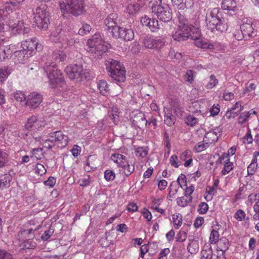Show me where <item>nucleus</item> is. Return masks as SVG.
<instances>
[{"mask_svg": "<svg viewBox=\"0 0 259 259\" xmlns=\"http://www.w3.org/2000/svg\"><path fill=\"white\" fill-rule=\"evenodd\" d=\"M179 24L178 28L172 33V36L175 40L178 41H184L191 38L192 39H196L200 35L193 36L192 33L196 29L192 25L186 17L180 12L177 14Z\"/></svg>", "mask_w": 259, "mask_h": 259, "instance_id": "1", "label": "nucleus"}, {"mask_svg": "<svg viewBox=\"0 0 259 259\" xmlns=\"http://www.w3.org/2000/svg\"><path fill=\"white\" fill-rule=\"evenodd\" d=\"M44 69L49 79V85L51 88L61 87L64 83L63 74L56 66V64H50V62H46Z\"/></svg>", "mask_w": 259, "mask_h": 259, "instance_id": "2", "label": "nucleus"}, {"mask_svg": "<svg viewBox=\"0 0 259 259\" xmlns=\"http://www.w3.org/2000/svg\"><path fill=\"white\" fill-rule=\"evenodd\" d=\"M33 14V25H35L39 29L47 30L50 23V17L48 7L46 5H41L36 8Z\"/></svg>", "mask_w": 259, "mask_h": 259, "instance_id": "3", "label": "nucleus"}, {"mask_svg": "<svg viewBox=\"0 0 259 259\" xmlns=\"http://www.w3.org/2000/svg\"><path fill=\"white\" fill-rule=\"evenodd\" d=\"M106 69L116 83L124 82L125 79V70L119 62L109 59L106 63Z\"/></svg>", "mask_w": 259, "mask_h": 259, "instance_id": "4", "label": "nucleus"}, {"mask_svg": "<svg viewBox=\"0 0 259 259\" xmlns=\"http://www.w3.org/2000/svg\"><path fill=\"white\" fill-rule=\"evenodd\" d=\"M219 10L214 8L206 14L205 21L207 27L213 32L215 30L223 32L226 29V25L218 16Z\"/></svg>", "mask_w": 259, "mask_h": 259, "instance_id": "5", "label": "nucleus"}, {"mask_svg": "<svg viewBox=\"0 0 259 259\" xmlns=\"http://www.w3.org/2000/svg\"><path fill=\"white\" fill-rule=\"evenodd\" d=\"M160 4L157 0H152L149 4V7L158 19L163 22H168L172 19L171 10L168 5L162 6Z\"/></svg>", "mask_w": 259, "mask_h": 259, "instance_id": "6", "label": "nucleus"}, {"mask_svg": "<svg viewBox=\"0 0 259 259\" xmlns=\"http://www.w3.org/2000/svg\"><path fill=\"white\" fill-rule=\"evenodd\" d=\"M86 50L93 54L95 58H101L108 49L107 46L103 44L101 39L95 36L88 40Z\"/></svg>", "mask_w": 259, "mask_h": 259, "instance_id": "7", "label": "nucleus"}, {"mask_svg": "<svg viewBox=\"0 0 259 259\" xmlns=\"http://www.w3.org/2000/svg\"><path fill=\"white\" fill-rule=\"evenodd\" d=\"M65 8L67 13L74 16L81 14L84 10V5L83 0H66L65 4H60V9Z\"/></svg>", "mask_w": 259, "mask_h": 259, "instance_id": "8", "label": "nucleus"}, {"mask_svg": "<svg viewBox=\"0 0 259 259\" xmlns=\"http://www.w3.org/2000/svg\"><path fill=\"white\" fill-rule=\"evenodd\" d=\"M65 70L69 78L76 81L81 80L84 74L81 65H70L67 66Z\"/></svg>", "mask_w": 259, "mask_h": 259, "instance_id": "9", "label": "nucleus"}, {"mask_svg": "<svg viewBox=\"0 0 259 259\" xmlns=\"http://www.w3.org/2000/svg\"><path fill=\"white\" fill-rule=\"evenodd\" d=\"M45 125L44 118L32 115L27 120L25 127L27 130L35 131L44 127Z\"/></svg>", "mask_w": 259, "mask_h": 259, "instance_id": "10", "label": "nucleus"}, {"mask_svg": "<svg viewBox=\"0 0 259 259\" xmlns=\"http://www.w3.org/2000/svg\"><path fill=\"white\" fill-rule=\"evenodd\" d=\"M143 44L145 48L150 49H160L164 45V39L154 38L153 37L147 35L144 37L143 40Z\"/></svg>", "mask_w": 259, "mask_h": 259, "instance_id": "11", "label": "nucleus"}, {"mask_svg": "<svg viewBox=\"0 0 259 259\" xmlns=\"http://www.w3.org/2000/svg\"><path fill=\"white\" fill-rule=\"evenodd\" d=\"M42 96L40 94L33 92L27 96L25 104L31 109H35L42 102Z\"/></svg>", "mask_w": 259, "mask_h": 259, "instance_id": "12", "label": "nucleus"}, {"mask_svg": "<svg viewBox=\"0 0 259 259\" xmlns=\"http://www.w3.org/2000/svg\"><path fill=\"white\" fill-rule=\"evenodd\" d=\"M21 48L25 50L28 53L29 52V56L31 55L32 51L34 50L39 51L41 50V45L38 46L37 39L35 37L22 41L21 44Z\"/></svg>", "mask_w": 259, "mask_h": 259, "instance_id": "13", "label": "nucleus"}, {"mask_svg": "<svg viewBox=\"0 0 259 259\" xmlns=\"http://www.w3.org/2000/svg\"><path fill=\"white\" fill-rule=\"evenodd\" d=\"M133 124L140 128L145 127L148 123L146 119L145 114L139 111L134 112L131 117Z\"/></svg>", "mask_w": 259, "mask_h": 259, "instance_id": "14", "label": "nucleus"}, {"mask_svg": "<svg viewBox=\"0 0 259 259\" xmlns=\"http://www.w3.org/2000/svg\"><path fill=\"white\" fill-rule=\"evenodd\" d=\"M240 29H241L243 32L245 39L250 37H254L256 35V31H254V29L252 26V22L250 20L248 22H245L243 21V24L240 26Z\"/></svg>", "mask_w": 259, "mask_h": 259, "instance_id": "15", "label": "nucleus"}, {"mask_svg": "<svg viewBox=\"0 0 259 259\" xmlns=\"http://www.w3.org/2000/svg\"><path fill=\"white\" fill-rule=\"evenodd\" d=\"M145 5V3L144 0H137V2L129 3L126 8V11L130 15L135 14Z\"/></svg>", "mask_w": 259, "mask_h": 259, "instance_id": "16", "label": "nucleus"}, {"mask_svg": "<svg viewBox=\"0 0 259 259\" xmlns=\"http://www.w3.org/2000/svg\"><path fill=\"white\" fill-rule=\"evenodd\" d=\"M50 137L52 138H55L56 142L61 143L63 146L67 145L68 142V138L66 135L63 134L60 131H56L49 134Z\"/></svg>", "mask_w": 259, "mask_h": 259, "instance_id": "17", "label": "nucleus"}, {"mask_svg": "<svg viewBox=\"0 0 259 259\" xmlns=\"http://www.w3.org/2000/svg\"><path fill=\"white\" fill-rule=\"evenodd\" d=\"M10 11V10L8 9L7 7L0 8V32H3L5 31L4 21H5L9 18Z\"/></svg>", "mask_w": 259, "mask_h": 259, "instance_id": "18", "label": "nucleus"}, {"mask_svg": "<svg viewBox=\"0 0 259 259\" xmlns=\"http://www.w3.org/2000/svg\"><path fill=\"white\" fill-rule=\"evenodd\" d=\"M125 41H131L134 38V32L131 28L122 27L119 37Z\"/></svg>", "mask_w": 259, "mask_h": 259, "instance_id": "19", "label": "nucleus"}, {"mask_svg": "<svg viewBox=\"0 0 259 259\" xmlns=\"http://www.w3.org/2000/svg\"><path fill=\"white\" fill-rule=\"evenodd\" d=\"M12 176L9 173L0 175V189H4L11 186Z\"/></svg>", "mask_w": 259, "mask_h": 259, "instance_id": "20", "label": "nucleus"}, {"mask_svg": "<svg viewBox=\"0 0 259 259\" xmlns=\"http://www.w3.org/2000/svg\"><path fill=\"white\" fill-rule=\"evenodd\" d=\"M111 159L115 163H117L119 167H120L121 166H125V164H126L127 162L128 161L127 157L125 155L119 153L112 154Z\"/></svg>", "mask_w": 259, "mask_h": 259, "instance_id": "21", "label": "nucleus"}, {"mask_svg": "<svg viewBox=\"0 0 259 259\" xmlns=\"http://www.w3.org/2000/svg\"><path fill=\"white\" fill-rule=\"evenodd\" d=\"M52 57L55 62L51 63H50V64H56V66H57V63H60V62H63L66 59V55L65 53L60 50L55 51L53 52Z\"/></svg>", "mask_w": 259, "mask_h": 259, "instance_id": "22", "label": "nucleus"}, {"mask_svg": "<svg viewBox=\"0 0 259 259\" xmlns=\"http://www.w3.org/2000/svg\"><path fill=\"white\" fill-rule=\"evenodd\" d=\"M28 53L25 50L21 48L20 50L15 51L14 52V56L15 58L17 59V61L21 63L30 56Z\"/></svg>", "mask_w": 259, "mask_h": 259, "instance_id": "23", "label": "nucleus"}, {"mask_svg": "<svg viewBox=\"0 0 259 259\" xmlns=\"http://www.w3.org/2000/svg\"><path fill=\"white\" fill-rule=\"evenodd\" d=\"M34 231L32 229L21 230L18 233V237L22 241H25L28 239H31L33 236Z\"/></svg>", "mask_w": 259, "mask_h": 259, "instance_id": "24", "label": "nucleus"}, {"mask_svg": "<svg viewBox=\"0 0 259 259\" xmlns=\"http://www.w3.org/2000/svg\"><path fill=\"white\" fill-rule=\"evenodd\" d=\"M117 14L112 13L110 14L108 17L105 20L104 23L107 27V29H110L111 28L115 27L117 25V23L115 19L117 18Z\"/></svg>", "mask_w": 259, "mask_h": 259, "instance_id": "25", "label": "nucleus"}, {"mask_svg": "<svg viewBox=\"0 0 259 259\" xmlns=\"http://www.w3.org/2000/svg\"><path fill=\"white\" fill-rule=\"evenodd\" d=\"M217 251L225 252L229 249V242L225 237L221 238L218 242Z\"/></svg>", "mask_w": 259, "mask_h": 259, "instance_id": "26", "label": "nucleus"}, {"mask_svg": "<svg viewBox=\"0 0 259 259\" xmlns=\"http://www.w3.org/2000/svg\"><path fill=\"white\" fill-rule=\"evenodd\" d=\"M221 6L224 10L234 11L236 7V3L234 0H223Z\"/></svg>", "mask_w": 259, "mask_h": 259, "instance_id": "27", "label": "nucleus"}, {"mask_svg": "<svg viewBox=\"0 0 259 259\" xmlns=\"http://www.w3.org/2000/svg\"><path fill=\"white\" fill-rule=\"evenodd\" d=\"M192 201V197H189L184 195L182 197H180L177 198L176 202L178 206L182 207H185L188 205Z\"/></svg>", "mask_w": 259, "mask_h": 259, "instance_id": "28", "label": "nucleus"}, {"mask_svg": "<svg viewBox=\"0 0 259 259\" xmlns=\"http://www.w3.org/2000/svg\"><path fill=\"white\" fill-rule=\"evenodd\" d=\"M11 68L8 66H4L0 68V81L3 82L11 73Z\"/></svg>", "mask_w": 259, "mask_h": 259, "instance_id": "29", "label": "nucleus"}, {"mask_svg": "<svg viewBox=\"0 0 259 259\" xmlns=\"http://www.w3.org/2000/svg\"><path fill=\"white\" fill-rule=\"evenodd\" d=\"M9 154L5 150L0 149V168L6 165L9 162Z\"/></svg>", "mask_w": 259, "mask_h": 259, "instance_id": "30", "label": "nucleus"}, {"mask_svg": "<svg viewBox=\"0 0 259 259\" xmlns=\"http://www.w3.org/2000/svg\"><path fill=\"white\" fill-rule=\"evenodd\" d=\"M219 136L215 135L213 132L209 131L206 133L204 137V141H207L209 144L212 143L218 140Z\"/></svg>", "mask_w": 259, "mask_h": 259, "instance_id": "31", "label": "nucleus"}, {"mask_svg": "<svg viewBox=\"0 0 259 259\" xmlns=\"http://www.w3.org/2000/svg\"><path fill=\"white\" fill-rule=\"evenodd\" d=\"M100 93L105 95L109 91V86L106 81L100 80L98 85Z\"/></svg>", "mask_w": 259, "mask_h": 259, "instance_id": "32", "label": "nucleus"}, {"mask_svg": "<svg viewBox=\"0 0 259 259\" xmlns=\"http://www.w3.org/2000/svg\"><path fill=\"white\" fill-rule=\"evenodd\" d=\"M201 259H212L213 251L211 247L202 249L201 252Z\"/></svg>", "mask_w": 259, "mask_h": 259, "instance_id": "33", "label": "nucleus"}, {"mask_svg": "<svg viewBox=\"0 0 259 259\" xmlns=\"http://www.w3.org/2000/svg\"><path fill=\"white\" fill-rule=\"evenodd\" d=\"M43 156L42 149V148H35L33 149L31 151V157L33 160L40 159Z\"/></svg>", "mask_w": 259, "mask_h": 259, "instance_id": "34", "label": "nucleus"}, {"mask_svg": "<svg viewBox=\"0 0 259 259\" xmlns=\"http://www.w3.org/2000/svg\"><path fill=\"white\" fill-rule=\"evenodd\" d=\"M187 249L191 254L196 253L198 252L199 249L198 243L195 241H191V242L189 243Z\"/></svg>", "mask_w": 259, "mask_h": 259, "instance_id": "35", "label": "nucleus"}, {"mask_svg": "<svg viewBox=\"0 0 259 259\" xmlns=\"http://www.w3.org/2000/svg\"><path fill=\"white\" fill-rule=\"evenodd\" d=\"M174 6H176L180 10H184L187 7V3H190L187 0H171Z\"/></svg>", "mask_w": 259, "mask_h": 259, "instance_id": "36", "label": "nucleus"}, {"mask_svg": "<svg viewBox=\"0 0 259 259\" xmlns=\"http://www.w3.org/2000/svg\"><path fill=\"white\" fill-rule=\"evenodd\" d=\"M120 167H122L123 169V173L126 177L131 175L135 170L134 165H132L131 166L128 161H127V163L125 164V166H121Z\"/></svg>", "mask_w": 259, "mask_h": 259, "instance_id": "37", "label": "nucleus"}, {"mask_svg": "<svg viewBox=\"0 0 259 259\" xmlns=\"http://www.w3.org/2000/svg\"><path fill=\"white\" fill-rule=\"evenodd\" d=\"M92 29L91 26L84 22L81 23V27L78 30L79 34L84 35L89 33Z\"/></svg>", "mask_w": 259, "mask_h": 259, "instance_id": "38", "label": "nucleus"}, {"mask_svg": "<svg viewBox=\"0 0 259 259\" xmlns=\"http://www.w3.org/2000/svg\"><path fill=\"white\" fill-rule=\"evenodd\" d=\"M122 27L118 26L117 25L111 28L110 29H107V32L111 34L113 37H119L121 29Z\"/></svg>", "mask_w": 259, "mask_h": 259, "instance_id": "39", "label": "nucleus"}, {"mask_svg": "<svg viewBox=\"0 0 259 259\" xmlns=\"http://www.w3.org/2000/svg\"><path fill=\"white\" fill-rule=\"evenodd\" d=\"M176 120L175 116L172 115L170 113H167L165 115L164 123L168 126L173 125Z\"/></svg>", "mask_w": 259, "mask_h": 259, "instance_id": "40", "label": "nucleus"}, {"mask_svg": "<svg viewBox=\"0 0 259 259\" xmlns=\"http://www.w3.org/2000/svg\"><path fill=\"white\" fill-rule=\"evenodd\" d=\"M224 167L222 170L221 173L223 175H225L229 173L233 169V164L232 162H231L229 161H228L227 162L226 161H224Z\"/></svg>", "mask_w": 259, "mask_h": 259, "instance_id": "41", "label": "nucleus"}, {"mask_svg": "<svg viewBox=\"0 0 259 259\" xmlns=\"http://www.w3.org/2000/svg\"><path fill=\"white\" fill-rule=\"evenodd\" d=\"M219 233L217 231L213 229L209 237V242L210 244H215L219 241Z\"/></svg>", "mask_w": 259, "mask_h": 259, "instance_id": "42", "label": "nucleus"}, {"mask_svg": "<svg viewBox=\"0 0 259 259\" xmlns=\"http://www.w3.org/2000/svg\"><path fill=\"white\" fill-rule=\"evenodd\" d=\"M203 142H199L195 146V149L197 152H200L208 147L209 144L207 141L203 140Z\"/></svg>", "mask_w": 259, "mask_h": 259, "instance_id": "43", "label": "nucleus"}, {"mask_svg": "<svg viewBox=\"0 0 259 259\" xmlns=\"http://www.w3.org/2000/svg\"><path fill=\"white\" fill-rule=\"evenodd\" d=\"M172 220L174 221V227L176 229L179 228L182 225V215L180 214H173Z\"/></svg>", "mask_w": 259, "mask_h": 259, "instance_id": "44", "label": "nucleus"}, {"mask_svg": "<svg viewBox=\"0 0 259 259\" xmlns=\"http://www.w3.org/2000/svg\"><path fill=\"white\" fill-rule=\"evenodd\" d=\"M14 97L16 100L20 103L25 102L26 101L27 98L25 95L21 92H16L14 94Z\"/></svg>", "mask_w": 259, "mask_h": 259, "instance_id": "45", "label": "nucleus"}, {"mask_svg": "<svg viewBox=\"0 0 259 259\" xmlns=\"http://www.w3.org/2000/svg\"><path fill=\"white\" fill-rule=\"evenodd\" d=\"M47 172V170L44 165L37 163L36 164L35 167V172L39 175L40 176H42L45 175Z\"/></svg>", "mask_w": 259, "mask_h": 259, "instance_id": "46", "label": "nucleus"}, {"mask_svg": "<svg viewBox=\"0 0 259 259\" xmlns=\"http://www.w3.org/2000/svg\"><path fill=\"white\" fill-rule=\"evenodd\" d=\"M218 83V79L216 78L215 76L212 74L209 77V81L206 85L207 89H212Z\"/></svg>", "mask_w": 259, "mask_h": 259, "instance_id": "47", "label": "nucleus"}, {"mask_svg": "<svg viewBox=\"0 0 259 259\" xmlns=\"http://www.w3.org/2000/svg\"><path fill=\"white\" fill-rule=\"evenodd\" d=\"M198 122V119L193 115H188L185 120V123L189 126H193Z\"/></svg>", "mask_w": 259, "mask_h": 259, "instance_id": "48", "label": "nucleus"}, {"mask_svg": "<svg viewBox=\"0 0 259 259\" xmlns=\"http://www.w3.org/2000/svg\"><path fill=\"white\" fill-rule=\"evenodd\" d=\"M246 217L245 212L241 209H238L234 214V217L238 221H242Z\"/></svg>", "mask_w": 259, "mask_h": 259, "instance_id": "49", "label": "nucleus"}, {"mask_svg": "<svg viewBox=\"0 0 259 259\" xmlns=\"http://www.w3.org/2000/svg\"><path fill=\"white\" fill-rule=\"evenodd\" d=\"M115 174L114 172L111 170L107 169L104 172V178L107 181H112L114 179Z\"/></svg>", "mask_w": 259, "mask_h": 259, "instance_id": "50", "label": "nucleus"}, {"mask_svg": "<svg viewBox=\"0 0 259 259\" xmlns=\"http://www.w3.org/2000/svg\"><path fill=\"white\" fill-rule=\"evenodd\" d=\"M251 114V113H249L247 112H242L240 115L239 118H238V123L239 124H243L245 123L250 116V115Z\"/></svg>", "mask_w": 259, "mask_h": 259, "instance_id": "51", "label": "nucleus"}, {"mask_svg": "<svg viewBox=\"0 0 259 259\" xmlns=\"http://www.w3.org/2000/svg\"><path fill=\"white\" fill-rule=\"evenodd\" d=\"M36 243L31 240V239H28L24 241V247L26 249H32L36 247Z\"/></svg>", "mask_w": 259, "mask_h": 259, "instance_id": "52", "label": "nucleus"}, {"mask_svg": "<svg viewBox=\"0 0 259 259\" xmlns=\"http://www.w3.org/2000/svg\"><path fill=\"white\" fill-rule=\"evenodd\" d=\"M135 153L137 156L143 158L147 155L148 151L144 147H138L136 149Z\"/></svg>", "mask_w": 259, "mask_h": 259, "instance_id": "53", "label": "nucleus"}, {"mask_svg": "<svg viewBox=\"0 0 259 259\" xmlns=\"http://www.w3.org/2000/svg\"><path fill=\"white\" fill-rule=\"evenodd\" d=\"M93 158L92 156H90L87 160L86 166L84 167V169L87 171H90L91 168L95 167V165L93 162Z\"/></svg>", "mask_w": 259, "mask_h": 259, "instance_id": "54", "label": "nucleus"}, {"mask_svg": "<svg viewBox=\"0 0 259 259\" xmlns=\"http://www.w3.org/2000/svg\"><path fill=\"white\" fill-rule=\"evenodd\" d=\"M152 31H155L156 29H159V24L157 20L155 19H150V23L148 25Z\"/></svg>", "mask_w": 259, "mask_h": 259, "instance_id": "55", "label": "nucleus"}, {"mask_svg": "<svg viewBox=\"0 0 259 259\" xmlns=\"http://www.w3.org/2000/svg\"><path fill=\"white\" fill-rule=\"evenodd\" d=\"M54 230L52 229H49L46 230L44 234L41 236V238L44 241H47L50 238L51 236L53 234Z\"/></svg>", "mask_w": 259, "mask_h": 259, "instance_id": "56", "label": "nucleus"}, {"mask_svg": "<svg viewBox=\"0 0 259 259\" xmlns=\"http://www.w3.org/2000/svg\"><path fill=\"white\" fill-rule=\"evenodd\" d=\"M208 209V204L205 202H201L199 205L198 212L200 214H205Z\"/></svg>", "mask_w": 259, "mask_h": 259, "instance_id": "57", "label": "nucleus"}, {"mask_svg": "<svg viewBox=\"0 0 259 259\" xmlns=\"http://www.w3.org/2000/svg\"><path fill=\"white\" fill-rule=\"evenodd\" d=\"M11 54L10 49H7V55H5V48H0V61H2L9 57Z\"/></svg>", "mask_w": 259, "mask_h": 259, "instance_id": "58", "label": "nucleus"}, {"mask_svg": "<svg viewBox=\"0 0 259 259\" xmlns=\"http://www.w3.org/2000/svg\"><path fill=\"white\" fill-rule=\"evenodd\" d=\"M0 259H13V256L5 250L0 249Z\"/></svg>", "mask_w": 259, "mask_h": 259, "instance_id": "59", "label": "nucleus"}, {"mask_svg": "<svg viewBox=\"0 0 259 259\" xmlns=\"http://www.w3.org/2000/svg\"><path fill=\"white\" fill-rule=\"evenodd\" d=\"M233 35L235 39L238 40H241L243 38H245V36L243 34V32L240 28V29L236 30L233 33Z\"/></svg>", "mask_w": 259, "mask_h": 259, "instance_id": "60", "label": "nucleus"}, {"mask_svg": "<svg viewBox=\"0 0 259 259\" xmlns=\"http://www.w3.org/2000/svg\"><path fill=\"white\" fill-rule=\"evenodd\" d=\"M187 238V234L184 231H180L177 234V241L178 242H184Z\"/></svg>", "mask_w": 259, "mask_h": 259, "instance_id": "61", "label": "nucleus"}, {"mask_svg": "<svg viewBox=\"0 0 259 259\" xmlns=\"http://www.w3.org/2000/svg\"><path fill=\"white\" fill-rule=\"evenodd\" d=\"M257 167V164L250 163L247 167V174L248 175H253L256 171Z\"/></svg>", "mask_w": 259, "mask_h": 259, "instance_id": "62", "label": "nucleus"}, {"mask_svg": "<svg viewBox=\"0 0 259 259\" xmlns=\"http://www.w3.org/2000/svg\"><path fill=\"white\" fill-rule=\"evenodd\" d=\"M257 200H259V194L252 193L248 196V201L252 204L253 202H256Z\"/></svg>", "mask_w": 259, "mask_h": 259, "instance_id": "63", "label": "nucleus"}, {"mask_svg": "<svg viewBox=\"0 0 259 259\" xmlns=\"http://www.w3.org/2000/svg\"><path fill=\"white\" fill-rule=\"evenodd\" d=\"M252 138L251 135V132L249 130H248L245 136L243 138V143L250 144L252 142Z\"/></svg>", "mask_w": 259, "mask_h": 259, "instance_id": "64", "label": "nucleus"}]
</instances>
